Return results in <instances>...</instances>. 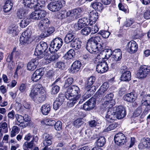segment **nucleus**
<instances>
[{
  "label": "nucleus",
  "instance_id": "obj_1",
  "mask_svg": "<svg viewBox=\"0 0 150 150\" xmlns=\"http://www.w3.org/2000/svg\"><path fill=\"white\" fill-rule=\"evenodd\" d=\"M48 48L47 44L44 42H40L36 46L34 54L39 59L44 58V59L49 63L57 59L60 55L55 53L51 55L50 54L46 51Z\"/></svg>",
  "mask_w": 150,
  "mask_h": 150
},
{
  "label": "nucleus",
  "instance_id": "obj_2",
  "mask_svg": "<svg viewBox=\"0 0 150 150\" xmlns=\"http://www.w3.org/2000/svg\"><path fill=\"white\" fill-rule=\"evenodd\" d=\"M126 114V110L122 106L108 109L105 116L107 121L112 123L115 120V118L121 119L125 117Z\"/></svg>",
  "mask_w": 150,
  "mask_h": 150
},
{
  "label": "nucleus",
  "instance_id": "obj_3",
  "mask_svg": "<svg viewBox=\"0 0 150 150\" xmlns=\"http://www.w3.org/2000/svg\"><path fill=\"white\" fill-rule=\"evenodd\" d=\"M29 96L37 103L43 102L45 100L46 95L45 90L42 85L38 83L33 86Z\"/></svg>",
  "mask_w": 150,
  "mask_h": 150
},
{
  "label": "nucleus",
  "instance_id": "obj_4",
  "mask_svg": "<svg viewBox=\"0 0 150 150\" xmlns=\"http://www.w3.org/2000/svg\"><path fill=\"white\" fill-rule=\"evenodd\" d=\"M122 57V52L120 49H115L113 51L112 55L110 59V62H109L112 68H114L120 65L119 61Z\"/></svg>",
  "mask_w": 150,
  "mask_h": 150
},
{
  "label": "nucleus",
  "instance_id": "obj_5",
  "mask_svg": "<svg viewBox=\"0 0 150 150\" xmlns=\"http://www.w3.org/2000/svg\"><path fill=\"white\" fill-rule=\"evenodd\" d=\"M82 12L81 8H77L69 10L64 14V18H67L69 21H74L79 18Z\"/></svg>",
  "mask_w": 150,
  "mask_h": 150
},
{
  "label": "nucleus",
  "instance_id": "obj_6",
  "mask_svg": "<svg viewBox=\"0 0 150 150\" xmlns=\"http://www.w3.org/2000/svg\"><path fill=\"white\" fill-rule=\"evenodd\" d=\"M79 88L77 86L73 85L69 87L65 93V97L66 98L73 97L76 98L77 96H79V98L81 97Z\"/></svg>",
  "mask_w": 150,
  "mask_h": 150
},
{
  "label": "nucleus",
  "instance_id": "obj_7",
  "mask_svg": "<svg viewBox=\"0 0 150 150\" xmlns=\"http://www.w3.org/2000/svg\"><path fill=\"white\" fill-rule=\"evenodd\" d=\"M100 45L89 39L87 43L86 48L88 51L91 53L96 54L100 50H102V47L100 48Z\"/></svg>",
  "mask_w": 150,
  "mask_h": 150
},
{
  "label": "nucleus",
  "instance_id": "obj_8",
  "mask_svg": "<svg viewBox=\"0 0 150 150\" xmlns=\"http://www.w3.org/2000/svg\"><path fill=\"white\" fill-rule=\"evenodd\" d=\"M63 42L60 38H56L51 42L49 50L50 53L57 51L62 47Z\"/></svg>",
  "mask_w": 150,
  "mask_h": 150
},
{
  "label": "nucleus",
  "instance_id": "obj_9",
  "mask_svg": "<svg viewBox=\"0 0 150 150\" xmlns=\"http://www.w3.org/2000/svg\"><path fill=\"white\" fill-rule=\"evenodd\" d=\"M65 1L63 0H59L51 2L47 5L48 9L52 12L59 11L65 4Z\"/></svg>",
  "mask_w": 150,
  "mask_h": 150
},
{
  "label": "nucleus",
  "instance_id": "obj_10",
  "mask_svg": "<svg viewBox=\"0 0 150 150\" xmlns=\"http://www.w3.org/2000/svg\"><path fill=\"white\" fill-rule=\"evenodd\" d=\"M32 32L30 29H28L23 32L20 38V42L23 45H26L30 42V41Z\"/></svg>",
  "mask_w": 150,
  "mask_h": 150
},
{
  "label": "nucleus",
  "instance_id": "obj_11",
  "mask_svg": "<svg viewBox=\"0 0 150 150\" xmlns=\"http://www.w3.org/2000/svg\"><path fill=\"white\" fill-rule=\"evenodd\" d=\"M150 73V66L149 65H141L139 69L137 76L139 78H145Z\"/></svg>",
  "mask_w": 150,
  "mask_h": 150
},
{
  "label": "nucleus",
  "instance_id": "obj_12",
  "mask_svg": "<svg viewBox=\"0 0 150 150\" xmlns=\"http://www.w3.org/2000/svg\"><path fill=\"white\" fill-rule=\"evenodd\" d=\"M114 95L112 93L106 95L105 97L106 101L104 103L103 105L105 108L106 109H110L112 107L115 105V102L114 99H113Z\"/></svg>",
  "mask_w": 150,
  "mask_h": 150
},
{
  "label": "nucleus",
  "instance_id": "obj_13",
  "mask_svg": "<svg viewBox=\"0 0 150 150\" xmlns=\"http://www.w3.org/2000/svg\"><path fill=\"white\" fill-rule=\"evenodd\" d=\"M115 143L119 146L124 144L126 142V137L121 132H119L116 134L114 137Z\"/></svg>",
  "mask_w": 150,
  "mask_h": 150
},
{
  "label": "nucleus",
  "instance_id": "obj_14",
  "mask_svg": "<svg viewBox=\"0 0 150 150\" xmlns=\"http://www.w3.org/2000/svg\"><path fill=\"white\" fill-rule=\"evenodd\" d=\"M108 69V67L107 63L105 61L99 62L96 66V71L101 74L106 72Z\"/></svg>",
  "mask_w": 150,
  "mask_h": 150
},
{
  "label": "nucleus",
  "instance_id": "obj_15",
  "mask_svg": "<svg viewBox=\"0 0 150 150\" xmlns=\"http://www.w3.org/2000/svg\"><path fill=\"white\" fill-rule=\"evenodd\" d=\"M127 50L131 53L133 54L136 52L138 49V45L136 42L134 40L129 42L127 44Z\"/></svg>",
  "mask_w": 150,
  "mask_h": 150
},
{
  "label": "nucleus",
  "instance_id": "obj_16",
  "mask_svg": "<svg viewBox=\"0 0 150 150\" xmlns=\"http://www.w3.org/2000/svg\"><path fill=\"white\" fill-rule=\"evenodd\" d=\"M138 147L140 149L150 148V138L149 137L142 138L140 143L139 144Z\"/></svg>",
  "mask_w": 150,
  "mask_h": 150
},
{
  "label": "nucleus",
  "instance_id": "obj_17",
  "mask_svg": "<svg viewBox=\"0 0 150 150\" xmlns=\"http://www.w3.org/2000/svg\"><path fill=\"white\" fill-rule=\"evenodd\" d=\"M96 80V78L95 76H91L90 77L87 79L84 84V88L85 89H89L93 88L94 90V89H96V87L94 86H92L93 84L94 83Z\"/></svg>",
  "mask_w": 150,
  "mask_h": 150
},
{
  "label": "nucleus",
  "instance_id": "obj_18",
  "mask_svg": "<svg viewBox=\"0 0 150 150\" xmlns=\"http://www.w3.org/2000/svg\"><path fill=\"white\" fill-rule=\"evenodd\" d=\"M96 99L91 98L86 102L83 105V109L86 110H89L92 109L95 106Z\"/></svg>",
  "mask_w": 150,
  "mask_h": 150
},
{
  "label": "nucleus",
  "instance_id": "obj_19",
  "mask_svg": "<svg viewBox=\"0 0 150 150\" xmlns=\"http://www.w3.org/2000/svg\"><path fill=\"white\" fill-rule=\"evenodd\" d=\"M109 87V85L107 82H104L96 92V97L100 98L102 97L103 93L107 90Z\"/></svg>",
  "mask_w": 150,
  "mask_h": 150
},
{
  "label": "nucleus",
  "instance_id": "obj_20",
  "mask_svg": "<svg viewBox=\"0 0 150 150\" xmlns=\"http://www.w3.org/2000/svg\"><path fill=\"white\" fill-rule=\"evenodd\" d=\"M50 23V21L48 18H44L39 22L38 24V28L41 30H45L49 26Z\"/></svg>",
  "mask_w": 150,
  "mask_h": 150
},
{
  "label": "nucleus",
  "instance_id": "obj_21",
  "mask_svg": "<svg viewBox=\"0 0 150 150\" xmlns=\"http://www.w3.org/2000/svg\"><path fill=\"white\" fill-rule=\"evenodd\" d=\"M44 73V72L42 69H37L32 75V80L35 82L38 81L41 78Z\"/></svg>",
  "mask_w": 150,
  "mask_h": 150
},
{
  "label": "nucleus",
  "instance_id": "obj_22",
  "mask_svg": "<svg viewBox=\"0 0 150 150\" xmlns=\"http://www.w3.org/2000/svg\"><path fill=\"white\" fill-rule=\"evenodd\" d=\"M76 34L74 31L71 30L68 32L66 35L64 41L67 44L75 40Z\"/></svg>",
  "mask_w": 150,
  "mask_h": 150
},
{
  "label": "nucleus",
  "instance_id": "obj_23",
  "mask_svg": "<svg viewBox=\"0 0 150 150\" xmlns=\"http://www.w3.org/2000/svg\"><path fill=\"white\" fill-rule=\"evenodd\" d=\"M38 61L37 58L32 59L28 64L27 68L28 70L33 71L36 68Z\"/></svg>",
  "mask_w": 150,
  "mask_h": 150
},
{
  "label": "nucleus",
  "instance_id": "obj_24",
  "mask_svg": "<svg viewBox=\"0 0 150 150\" xmlns=\"http://www.w3.org/2000/svg\"><path fill=\"white\" fill-rule=\"evenodd\" d=\"M141 104L142 105L147 107L149 110H150V95H145L142 97Z\"/></svg>",
  "mask_w": 150,
  "mask_h": 150
},
{
  "label": "nucleus",
  "instance_id": "obj_25",
  "mask_svg": "<svg viewBox=\"0 0 150 150\" xmlns=\"http://www.w3.org/2000/svg\"><path fill=\"white\" fill-rule=\"evenodd\" d=\"M88 18L90 22L91 23V25L94 24L97 21L98 17V13L96 10H93L90 12L89 14Z\"/></svg>",
  "mask_w": 150,
  "mask_h": 150
},
{
  "label": "nucleus",
  "instance_id": "obj_26",
  "mask_svg": "<svg viewBox=\"0 0 150 150\" xmlns=\"http://www.w3.org/2000/svg\"><path fill=\"white\" fill-rule=\"evenodd\" d=\"M131 74L129 71L124 70L122 71L120 79L124 81H128L131 80Z\"/></svg>",
  "mask_w": 150,
  "mask_h": 150
},
{
  "label": "nucleus",
  "instance_id": "obj_27",
  "mask_svg": "<svg viewBox=\"0 0 150 150\" xmlns=\"http://www.w3.org/2000/svg\"><path fill=\"white\" fill-rule=\"evenodd\" d=\"M81 65V64L79 61H75L71 66V72L73 73H76L80 69Z\"/></svg>",
  "mask_w": 150,
  "mask_h": 150
},
{
  "label": "nucleus",
  "instance_id": "obj_28",
  "mask_svg": "<svg viewBox=\"0 0 150 150\" xmlns=\"http://www.w3.org/2000/svg\"><path fill=\"white\" fill-rule=\"evenodd\" d=\"M123 98L125 100L130 103H132L135 101L137 96H135L134 93L131 92L124 96Z\"/></svg>",
  "mask_w": 150,
  "mask_h": 150
},
{
  "label": "nucleus",
  "instance_id": "obj_29",
  "mask_svg": "<svg viewBox=\"0 0 150 150\" xmlns=\"http://www.w3.org/2000/svg\"><path fill=\"white\" fill-rule=\"evenodd\" d=\"M43 139L44 146H50L52 144V137L49 134L45 133L43 135Z\"/></svg>",
  "mask_w": 150,
  "mask_h": 150
},
{
  "label": "nucleus",
  "instance_id": "obj_30",
  "mask_svg": "<svg viewBox=\"0 0 150 150\" xmlns=\"http://www.w3.org/2000/svg\"><path fill=\"white\" fill-rule=\"evenodd\" d=\"M51 107L50 105L46 103L43 105L41 108V112L42 114L44 115H47L50 112Z\"/></svg>",
  "mask_w": 150,
  "mask_h": 150
},
{
  "label": "nucleus",
  "instance_id": "obj_31",
  "mask_svg": "<svg viewBox=\"0 0 150 150\" xmlns=\"http://www.w3.org/2000/svg\"><path fill=\"white\" fill-rule=\"evenodd\" d=\"M90 39L100 45V48L101 47H104V45L103 41L102 40L101 37L98 35L95 36L91 37Z\"/></svg>",
  "mask_w": 150,
  "mask_h": 150
},
{
  "label": "nucleus",
  "instance_id": "obj_32",
  "mask_svg": "<svg viewBox=\"0 0 150 150\" xmlns=\"http://www.w3.org/2000/svg\"><path fill=\"white\" fill-rule=\"evenodd\" d=\"M91 6L93 9L98 11H102L103 8V5L101 3L97 1H95L92 3Z\"/></svg>",
  "mask_w": 150,
  "mask_h": 150
},
{
  "label": "nucleus",
  "instance_id": "obj_33",
  "mask_svg": "<svg viewBox=\"0 0 150 150\" xmlns=\"http://www.w3.org/2000/svg\"><path fill=\"white\" fill-rule=\"evenodd\" d=\"M81 42L78 39L76 38L71 43L70 46L74 48L76 50H78L81 47Z\"/></svg>",
  "mask_w": 150,
  "mask_h": 150
},
{
  "label": "nucleus",
  "instance_id": "obj_34",
  "mask_svg": "<svg viewBox=\"0 0 150 150\" xmlns=\"http://www.w3.org/2000/svg\"><path fill=\"white\" fill-rule=\"evenodd\" d=\"M104 47H102V50H100V51L102 52L103 54L104 55V57L105 59H107L112 55L113 52L110 49H105Z\"/></svg>",
  "mask_w": 150,
  "mask_h": 150
},
{
  "label": "nucleus",
  "instance_id": "obj_35",
  "mask_svg": "<svg viewBox=\"0 0 150 150\" xmlns=\"http://www.w3.org/2000/svg\"><path fill=\"white\" fill-rule=\"evenodd\" d=\"M13 3L11 1H6L3 7L4 12L6 13L10 11L13 7Z\"/></svg>",
  "mask_w": 150,
  "mask_h": 150
},
{
  "label": "nucleus",
  "instance_id": "obj_36",
  "mask_svg": "<svg viewBox=\"0 0 150 150\" xmlns=\"http://www.w3.org/2000/svg\"><path fill=\"white\" fill-rule=\"evenodd\" d=\"M79 95L76 97V98L70 97L69 98H67L69 99V101L67 102V105L69 107H72L76 102L77 100L79 98Z\"/></svg>",
  "mask_w": 150,
  "mask_h": 150
},
{
  "label": "nucleus",
  "instance_id": "obj_37",
  "mask_svg": "<svg viewBox=\"0 0 150 150\" xmlns=\"http://www.w3.org/2000/svg\"><path fill=\"white\" fill-rule=\"evenodd\" d=\"M18 30L17 26H15L8 28L7 33L9 34H12L13 36H14L18 34Z\"/></svg>",
  "mask_w": 150,
  "mask_h": 150
},
{
  "label": "nucleus",
  "instance_id": "obj_38",
  "mask_svg": "<svg viewBox=\"0 0 150 150\" xmlns=\"http://www.w3.org/2000/svg\"><path fill=\"white\" fill-rule=\"evenodd\" d=\"M82 96V98L85 100L93 95V93L95 92L96 90L95 89L94 90L91 89H89Z\"/></svg>",
  "mask_w": 150,
  "mask_h": 150
},
{
  "label": "nucleus",
  "instance_id": "obj_39",
  "mask_svg": "<svg viewBox=\"0 0 150 150\" xmlns=\"http://www.w3.org/2000/svg\"><path fill=\"white\" fill-rule=\"evenodd\" d=\"M106 139L104 137H99L96 142L97 146L100 147L103 146L105 144Z\"/></svg>",
  "mask_w": 150,
  "mask_h": 150
},
{
  "label": "nucleus",
  "instance_id": "obj_40",
  "mask_svg": "<svg viewBox=\"0 0 150 150\" xmlns=\"http://www.w3.org/2000/svg\"><path fill=\"white\" fill-rule=\"evenodd\" d=\"M30 22L29 18L25 17L22 20L20 23V25L22 28H24L27 26Z\"/></svg>",
  "mask_w": 150,
  "mask_h": 150
},
{
  "label": "nucleus",
  "instance_id": "obj_41",
  "mask_svg": "<svg viewBox=\"0 0 150 150\" xmlns=\"http://www.w3.org/2000/svg\"><path fill=\"white\" fill-rule=\"evenodd\" d=\"M75 52L73 49L69 50L65 55L64 58L65 59H71L75 56Z\"/></svg>",
  "mask_w": 150,
  "mask_h": 150
},
{
  "label": "nucleus",
  "instance_id": "obj_42",
  "mask_svg": "<svg viewBox=\"0 0 150 150\" xmlns=\"http://www.w3.org/2000/svg\"><path fill=\"white\" fill-rule=\"evenodd\" d=\"M118 124L116 123L110 125L106 127L103 130V132H107L113 130L118 127Z\"/></svg>",
  "mask_w": 150,
  "mask_h": 150
},
{
  "label": "nucleus",
  "instance_id": "obj_43",
  "mask_svg": "<svg viewBox=\"0 0 150 150\" xmlns=\"http://www.w3.org/2000/svg\"><path fill=\"white\" fill-rule=\"evenodd\" d=\"M33 146L32 141L29 142H25L23 145V148L24 150H27L28 149L32 148Z\"/></svg>",
  "mask_w": 150,
  "mask_h": 150
},
{
  "label": "nucleus",
  "instance_id": "obj_44",
  "mask_svg": "<svg viewBox=\"0 0 150 150\" xmlns=\"http://www.w3.org/2000/svg\"><path fill=\"white\" fill-rule=\"evenodd\" d=\"M19 128L17 126H13L12 128L11 133V137H13L15 136L16 134L19 133Z\"/></svg>",
  "mask_w": 150,
  "mask_h": 150
},
{
  "label": "nucleus",
  "instance_id": "obj_45",
  "mask_svg": "<svg viewBox=\"0 0 150 150\" xmlns=\"http://www.w3.org/2000/svg\"><path fill=\"white\" fill-rule=\"evenodd\" d=\"M38 4V0H29L28 7L30 8H35L37 6Z\"/></svg>",
  "mask_w": 150,
  "mask_h": 150
},
{
  "label": "nucleus",
  "instance_id": "obj_46",
  "mask_svg": "<svg viewBox=\"0 0 150 150\" xmlns=\"http://www.w3.org/2000/svg\"><path fill=\"white\" fill-rule=\"evenodd\" d=\"M18 52L16 51V48H14L12 52L10 54L8 55L6 59V61L8 62H10L13 60V56L17 53Z\"/></svg>",
  "mask_w": 150,
  "mask_h": 150
},
{
  "label": "nucleus",
  "instance_id": "obj_47",
  "mask_svg": "<svg viewBox=\"0 0 150 150\" xmlns=\"http://www.w3.org/2000/svg\"><path fill=\"white\" fill-rule=\"evenodd\" d=\"M74 81L73 79L72 78H68L65 81L64 87L67 88L71 85Z\"/></svg>",
  "mask_w": 150,
  "mask_h": 150
},
{
  "label": "nucleus",
  "instance_id": "obj_48",
  "mask_svg": "<svg viewBox=\"0 0 150 150\" xmlns=\"http://www.w3.org/2000/svg\"><path fill=\"white\" fill-rule=\"evenodd\" d=\"M43 122L44 124L47 125L52 126L54 125L55 121L52 119L48 118L45 119Z\"/></svg>",
  "mask_w": 150,
  "mask_h": 150
},
{
  "label": "nucleus",
  "instance_id": "obj_49",
  "mask_svg": "<svg viewBox=\"0 0 150 150\" xmlns=\"http://www.w3.org/2000/svg\"><path fill=\"white\" fill-rule=\"evenodd\" d=\"M39 17L38 11L32 12L30 15L31 18L36 20H40Z\"/></svg>",
  "mask_w": 150,
  "mask_h": 150
},
{
  "label": "nucleus",
  "instance_id": "obj_50",
  "mask_svg": "<svg viewBox=\"0 0 150 150\" xmlns=\"http://www.w3.org/2000/svg\"><path fill=\"white\" fill-rule=\"evenodd\" d=\"M25 13V10L22 8L19 9L17 12V14L18 17L20 19L23 18Z\"/></svg>",
  "mask_w": 150,
  "mask_h": 150
},
{
  "label": "nucleus",
  "instance_id": "obj_51",
  "mask_svg": "<svg viewBox=\"0 0 150 150\" xmlns=\"http://www.w3.org/2000/svg\"><path fill=\"white\" fill-rule=\"evenodd\" d=\"M98 34L100 35L103 38H107L109 37L110 33L107 30H102L98 32Z\"/></svg>",
  "mask_w": 150,
  "mask_h": 150
},
{
  "label": "nucleus",
  "instance_id": "obj_52",
  "mask_svg": "<svg viewBox=\"0 0 150 150\" xmlns=\"http://www.w3.org/2000/svg\"><path fill=\"white\" fill-rule=\"evenodd\" d=\"M83 122L82 119L81 118H79L75 120L73 122L74 126L77 128H79L83 124Z\"/></svg>",
  "mask_w": 150,
  "mask_h": 150
},
{
  "label": "nucleus",
  "instance_id": "obj_53",
  "mask_svg": "<svg viewBox=\"0 0 150 150\" xmlns=\"http://www.w3.org/2000/svg\"><path fill=\"white\" fill-rule=\"evenodd\" d=\"M59 90V87L57 85H55L53 84L52 86L51 92L52 94H55L57 93Z\"/></svg>",
  "mask_w": 150,
  "mask_h": 150
},
{
  "label": "nucleus",
  "instance_id": "obj_54",
  "mask_svg": "<svg viewBox=\"0 0 150 150\" xmlns=\"http://www.w3.org/2000/svg\"><path fill=\"white\" fill-rule=\"evenodd\" d=\"M98 53H99L97 55L96 58V61H98V63H99V62H102L104 59H105L102 52L100 51Z\"/></svg>",
  "mask_w": 150,
  "mask_h": 150
},
{
  "label": "nucleus",
  "instance_id": "obj_55",
  "mask_svg": "<svg viewBox=\"0 0 150 150\" xmlns=\"http://www.w3.org/2000/svg\"><path fill=\"white\" fill-rule=\"evenodd\" d=\"M92 133L89 129L85 130L84 133V139L86 141H88L90 139V137Z\"/></svg>",
  "mask_w": 150,
  "mask_h": 150
},
{
  "label": "nucleus",
  "instance_id": "obj_56",
  "mask_svg": "<svg viewBox=\"0 0 150 150\" xmlns=\"http://www.w3.org/2000/svg\"><path fill=\"white\" fill-rule=\"evenodd\" d=\"M91 31V27H87L82 29L81 31V32L82 35H87L90 33Z\"/></svg>",
  "mask_w": 150,
  "mask_h": 150
},
{
  "label": "nucleus",
  "instance_id": "obj_57",
  "mask_svg": "<svg viewBox=\"0 0 150 150\" xmlns=\"http://www.w3.org/2000/svg\"><path fill=\"white\" fill-rule=\"evenodd\" d=\"M0 127H1L4 133H6L8 132L7 124L6 122H4L0 124Z\"/></svg>",
  "mask_w": 150,
  "mask_h": 150
},
{
  "label": "nucleus",
  "instance_id": "obj_58",
  "mask_svg": "<svg viewBox=\"0 0 150 150\" xmlns=\"http://www.w3.org/2000/svg\"><path fill=\"white\" fill-rule=\"evenodd\" d=\"M79 21L81 22V23H84L86 25H91V22L89 21L88 18H83L79 19Z\"/></svg>",
  "mask_w": 150,
  "mask_h": 150
},
{
  "label": "nucleus",
  "instance_id": "obj_59",
  "mask_svg": "<svg viewBox=\"0 0 150 150\" xmlns=\"http://www.w3.org/2000/svg\"><path fill=\"white\" fill-rule=\"evenodd\" d=\"M134 21L132 18H130L126 20V21L125 22L124 26L126 27H128L131 26L134 22Z\"/></svg>",
  "mask_w": 150,
  "mask_h": 150
},
{
  "label": "nucleus",
  "instance_id": "obj_60",
  "mask_svg": "<svg viewBox=\"0 0 150 150\" xmlns=\"http://www.w3.org/2000/svg\"><path fill=\"white\" fill-rule=\"evenodd\" d=\"M54 128L57 130L60 131L62 129V123L61 121H58L55 123L54 125Z\"/></svg>",
  "mask_w": 150,
  "mask_h": 150
},
{
  "label": "nucleus",
  "instance_id": "obj_61",
  "mask_svg": "<svg viewBox=\"0 0 150 150\" xmlns=\"http://www.w3.org/2000/svg\"><path fill=\"white\" fill-rule=\"evenodd\" d=\"M27 83H21L19 87V90L21 92H23L25 91L27 87Z\"/></svg>",
  "mask_w": 150,
  "mask_h": 150
},
{
  "label": "nucleus",
  "instance_id": "obj_62",
  "mask_svg": "<svg viewBox=\"0 0 150 150\" xmlns=\"http://www.w3.org/2000/svg\"><path fill=\"white\" fill-rule=\"evenodd\" d=\"M62 104L55 100L53 103V108L55 110L58 109Z\"/></svg>",
  "mask_w": 150,
  "mask_h": 150
},
{
  "label": "nucleus",
  "instance_id": "obj_63",
  "mask_svg": "<svg viewBox=\"0 0 150 150\" xmlns=\"http://www.w3.org/2000/svg\"><path fill=\"white\" fill-rule=\"evenodd\" d=\"M65 97L66 98L65 95L64 96L63 94H59L58 97L56 99V100L62 104L64 100Z\"/></svg>",
  "mask_w": 150,
  "mask_h": 150
},
{
  "label": "nucleus",
  "instance_id": "obj_64",
  "mask_svg": "<svg viewBox=\"0 0 150 150\" xmlns=\"http://www.w3.org/2000/svg\"><path fill=\"white\" fill-rule=\"evenodd\" d=\"M38 11L39 16H40V20L44 17L47 14V12L44 10H38Z\"/></svg>",
  "mask_w": 150,
  "mask_h": 150
}]
</instances>
